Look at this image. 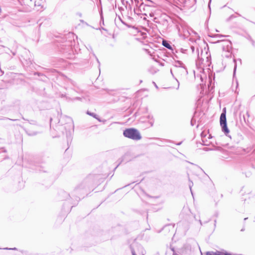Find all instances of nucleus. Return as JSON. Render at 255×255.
Here are the masks:
<instances>
[{
  "label": "nucleus",
  "instance_id": "obj_5",
  "mask_svg": "<svg viewBox=\"0 0 255 255\" xmlns=\"http://www.w3.org/2000/svg\"><path fill=\"white\" fill-rule=\"evenodd\" d=\"M220 125L222 127V130L227 135L229 133V130L227 125V120L226 116V109L224 108L223 112L221 114L220 118Z\"/></svg>",
  "mask_w": 255,
  "mask_h": 255
},
{
  "label": "nucleus",
  "instance_id": "obj_33",
  "mask_svg": "<svg viewBox=\"0 0 255 255\" xmlns=\"http://www.w3.org/2000/svg\"><path fill=\"white\" fill-rule=\"evenodd\" d=\"M247 219H248V218H245L244 219V220L245 221V220H247Z\"/></svg>",
  "mask_w": 255,
  "mask_h": 255
},
{
  "label": "nucleus",
  "instance_id": "obj_25",
  "mask_svg": "<svg viewBox=\"0 0 255 255\" xmlns=\"http://www.w3.org/2000/svg\"><path fill=\"white\" fill-rule=\"evenodd\" d=\"M191 49H192V51H194V47H193V46H191Z\"/></svg>",
  "mask_w": 255,
  "mask_h": 255
},
{
  "label": "nucleus",
  "instance_id": "obj_31",
  "mask_svg": "<svg viewBox=\"0 0 255 255\" xmlns=\"http://www.w3.org/2000/svg\"><path fill=\"white\" fill-rule=\"evenodd\" d=\"M236 13L237 14H238L239 16H241V15H240L239 13H237V12H236Z\"/></svg>",
  "mask_w": 255,
  "mask_h": 255
},
{
  "label": "nucleus",
  "instance_id": "obj_28",
  "mask_svg": "<svg viewBox=\"0 0 255 255\" xmlns=\"http://www.w3.org/2000/svg\"><path fill=\"white\" fill-rule=\"evenodd\" d=\"M96 59H97V62L99 64L100 63L97 57H96Z\"/></svg>",
  "mask_w": 255,
  "mask_h": 255
},
{
  "label": "nucleus",
  "instance_id": "obj_29",
  "mask_svg": "<svg viewBox=\"0 0 255 255\" xmlns=\"http://www.w3.org/2000/svg\"><path fill=\"white\" fill-rule=\"evenodd\" d=\"M182 142H180L179 143H178L177 144V145H180L181 144Z\"/></svg>",
  "mask_w": 255,
  "mask_h": 255
},
{
  "label": "nucleus",
  "instance_id": "obj_14",
  "mask_svg": "<svg viewBox=\"0 0 255 255\" xmlns=\"http://www.w3.org/2000/svg\"><path fill=\"white\" fill-rule=\"evenodd\" d=\"M189 188H190V191H191V193L192 194V189H191V188H192V186H193V182H192V181H191L190 180V179L189 178Z\"/></svg>",
  "mask_w": 255,
  "mask_h": 255
},
{
  "label": "nucleus",
  "instance_id": "obj_35",
  "mask_svg": "<svg viewBox=\"0 0 255 255\" xmlns=\"http://www.w3.org/2000/svg\"><path fill=\"white\" fill-rule=\"evenodd\" d=\"M120 163H121V162H120L119 164H118V165L117 166V167H116V168L118 166H119V164H120Z\"/></svg>",
  "mask_w": 255,
  "mask_h": 255
},
{
  "label": "nucleus",
  "instance_id": "obj_21",
  "mask_svg": "<svg viewBox=\"0 0 255 255\" xmlns=\"http://www.w3.org/2000/svg\"><path fill=\"white\" fill-rule=\"evenodd\" d=\"M1 149H2L3 150L2 152H6V150L5 149H4L3 148H1Z\"/></svg>",
  "mask_w": 255,
  "mask_h": 255
},
{
  "label": "nucleus",
  "instance_id": "obj_12",
  "mask_svg": "<svg viewBox=\"0 0 255 255\" xmlns=\"http://www.w3.org/2000/svg\"><path fill=\"white\" fill-rule=\"evenodd\" d=\"M86 113L87 115L91 116L94 117V118L97 119L99 121H100V119H99L98 118V116L96 114H95L94 113H91L88 111Z\"/></svg>",
  "mask_w": 255,
  "mask_h": 255
},
{
  "label": "nucleus",
  "instance_id": "obj_30",
  "mask_svg": "<svg viewBox=\"0 0 255 255\" xmlns=\"http://www.w3.org/2000/svg\"><path fill=\"white\" fill-rule=\"evenodd\" d=\"M0 70L1 72L2 73V74H4L3 71H2L1 70V69H0Z\"/></svg>",
  "mask_w": 255,
  "mask_h": 255
},
{
  "label": "nucleus",
  "instance_id": "obj_26",
  "mask_svg": "<svg viewBox=\"0 0 255 255\" xmlns=\"http://www.w3.org/2000/svg\"><path fill=\"white\" fill-rule=\"evenodd\" d=\"M211 1V0H210L209 3V4H208V6H209V7H210V4Z\"/></svg>",
  "mask_w": 255,
  "mask_h": 255
},
{
  "label": "nucleus",
  "instance_id": "obj_7",
  "mask_svg": "<svg viewBox=\"0 0 255 255\" xmlns=\"http://www.w3.org/2000/svg\"><path fill=\"white\" fill-rule=\"evenodd\" d=\"M155 3L150 0H145L144 3L140 5V7L143 6H154Z\"/></svg>",
  "mask_w": 255,
  "mask_h": 255
},
{
  "label": "nucleus",
  "instance_id": "obj_13",
  "mask_svg": "<svg viewBox=\"0 0 255 255\" xmlns=\"http://www.w3.org/2000/svg\"><path fill=\"white\" fill-rule=\"evenodd\" d=\"M214 37H226V35L219 34H216L212 36Z\"/></svg>",
  "mask_w": 255,
  "mask_h": 255
},
{
  "label": "nucleus",
  "instance_id": "obj_36",
  "mask_svg": "<svg viewBox=\"0 0 255 255\" xmlns=\"http://www.w3.org/2000/svg\"><path fill=\"white\" fill-rule=\"evenodd\" d=\"M199 221H200V223L201 225H202L201 221V220H200Z\"/></svg>",
  "mask_w": 255,
  "mask_h": 255
},
{
  "label": "nucleus",
  "instance_id": "obj_2",
  "mask_svg": "<svg viewBox=\"0 0 255 255\" xmlns=\"http://www.w3.org/2000/svg\"><path fill=\"white\" fill-rule=\"evenodd\" d=\"M64 120L66 122V123L64 126V128L66 131L68 130L69 132L68 133H67V136L68 142L69 140H71V134L70 131L71 130H74V124L72 119L67 116L61 117L60 119L58 121V123H61V125L62 126L63 120Z\"/></svg>",
  "mask_w": 255,
  "mask_h": 255
},
{
  "label": "nucleus",
  "instance_id": "obj_17",
  "mask_svg": "<svg viewBox=\"0 0 255 255\" xmlns=\"http://www.w3.org/2000/svg\"><path fill=\"white\" fill-rule=\"evenodd\" d=\"M0 120H10V121H16L17 120H13V119H9L8 118H3L2 119H0Z\"/></svg>",
  "mask_w": 255,
  "mask_h": 255
},
{
  "label": "nucleus",
  "instance_id": "obj_27",
  "mask_svg": "<svg viewBox=\"0 0 255 255\" xmlns=\"http://www.w3.org/2000/svg\"><path fill=\"white\" fill-rule=\"evenodd\" d=\"M212 138V136H211V134H210L209 135L208 138Z\"/></svg>",
  "mask_w": 255,
  "mask_h": 255
},
{
  "label": "nucleus",
  "instance_id": "obj_10",
  "mask_svg": "<svg viewBox=\"0 0 255 255\" xmlns=\"http://www.w3.org/2000/svg\"><path fill=\"white\" fill-rule=\"evenodd\" d=\"M201 136H202V141L203 142V145H208L209 143L207 142V140L206 138H205L206 135H204L203 132L201 133Z\"/></svg>",
  "mask_w": 255,
  "mask_h": 255
},
{
  "label": "nucleus",
  "instance_id": "obj_3",
  "mask_svg": "<svg viewBox=\"0 0 255 255\" xmlns=\"http://www.w3.org/2000/svg\"><path fill=\"white\" fill-rule=\"evenodd\" d=\"M123 135L125 137L134 140H139L142 138L139 131L134 128H126L124 130Z\"/></svg>",
  "mask_w": 255,
  "mask_h": 255
},
{
  "label": "nucleus",
  "instance_id": "obj_22",
  "mask_svg": "<svg viewBox=\"0 0 255 255\" xmlns=\"http://www.w3.org/2000/svg\"><path fill=\"white\" fill-rule=\"evenodd\" d=\"M160 65L161 66H164V64L163 63H162V62L160 63Z\"/></svg>",
  "mask_w": 255,
  "mask_h": 255
},
{
  "label": "nucleus",
  "instance_id": "obj_34",
  "mask_svg": "<svg viewBox=\"0 0 255 255\" xmlns=\"http://www.w3.org/2000/svg\"><path fill=\"white\" fill-rule=\"evenodd\" d=\"M239 61H240V63H241V60L240 59H239Z\"/></svg>",
  "mask_w": 255,
  "mask_h": 255
},
{
  "label": "nucleus",
  "instance_id": "obj_9",
  "mask_svg": "<svg viewBox=\"0 0 255 255\" xmlns=\"http://www.w3.org/2000/svg\"><path fill=\"white\" fill-rule=\"evenodd\" d=\"M37 168L36 170H38L39 171L41 172H46V170H45L46 169V167L44 166H43L42 165H38L36 166Z\"/></svg>",
  "mask_w": 255,
  "mask_h": 255
},
{
  "label": "nucleus",
  "instance_id": "obj_39",
  "mask_svg": "<svg viewBox=\"0 0 255 255\" xmlns=\"http://www.w3.org/2000/svg\"><path fill=\"white\" fill-rule=\"evenodd\" d=\"M191 123L192 125L193 124V123H192V121L191 122Z\"/></svg>",
  "mask_w": 255,
  "mask_h": 255
},
{
  "label": "nucleus",
  "instance_id": "obj_1",
  "mask_svg": "<svg viewBox=\"0 0 255 255\" xmlns=\"http://www.w3.org/2000/svg\"><path fill=\"white\" fill-rule=\"evenodd\" d=\"M172 68L170 69V73L178 83H179L176 78H175L174 74L179 78H185L188 75L187 69L185 64L181 61H174L172 62ZM179 83H178L177 89L179 88Z\"/></svg>",
  "mask_w": 255,
  "mask_h": 255
},
{
  "label": "nucleus",
  "instance_id": "obj_8",
  "mask_svg": "<svg viewBox=\"0 0 255 255\" xmlns=\"http://www.w3.org/2000/svg\"><path fill=\"white\" fill-rule=\"evenodd\" d=\"M24 130L26 134L29 136H34L38 133L37 131H34L29 129H25Z\"/></svg>",
  "mask_w": 255,
  "mask_h": 255
},
{
  "label": "nucleus",
  "instance_id": "obj_18",
  "mask_svg": "<svg viewBox=\"0 0 255 255\" xmlns=\"http://www.w3.org/2000/svg\"><path fill=\"white\" fill-rule=\"evenodd\" d=\"M203 150L205 151H209L210 150H211V149L208 148L207 147H205L203 148Z\"/></svg>",
  "mask_w": 255,
  "mask_h": 255
},
{
  "label": "nucleus",
  "instance_id": "obj_19",
  "mask_svg": "<svg viewBox=\"0 0 255 255\" xmlns=\"http://www.w3.org/2000/svg\"><path fill=\"white\" fill-rule=\"evenodd\" d=\"M222 147L220 146H218L216 147V149L218 150H221L222 149Z\"/></svg>",
  "mask_w": 255,
  "mask_h": 255
},
{
  "label": "nucleus",
  "instance_id": "obj_37",
  "mask_svg": "<svg viewBox=\"0 0 255 255\" xmlns=\"http://www.w3.org/2000/svg\"><path fill=\"white\" fill-rule=\"evenodd\" d=\"M79 16H82V14L81 13L79 14Z\"/></svg>",
  "mask_w": 255,
  "mask_h": 255
},
{
  "label": "nucleus",
  "instance_id": "obj_4",
  "mask_svg": "<svg viewBox=\"0 0 255 255\" xmlns=\"http://www.w3.org/2000/svg\"><path fill=\"white\" fill-rule=\"evenodd\" d=\"M221 42L222 43V47L223 51L226 54L225 56L229 57L231 56L232 43L231 42L228 40H218L216 43Z\"/></svg>",
  "mask_w": 255,
  "mask_h": 255
},
{
  "label": "nucleus",
  "instance_id": "obj_15",
  "mask_svg": "<svg viewBox=\"0 0 255 255\" xmlns=\"http://www.w3.org/2000/svg\"><path fill=\"white\" fill-rule=\"evenodd\" d=\"M236 16L234 15V14H232L231 15H230L227 19V21H230L231 20H232V19L234 18H236Z\"/></svg>",
  "mask_w": 255,
  "mask_h": 255
},
{
  "label": "nucleus",
  "instance_id": "obj_32",
  "mask_svg": "<svg viewBox=\"0 0 255 255\" xmlns=\"http://www.w3.org/2000/svg\"><path fill=\"white\" fill-rule=\"evenodd\" d=\"M52 120V118H51L50 119V123L51 122Z\"/></svg>",
  "mask_w": 255,
  "mask_h": 255
},
{
  "label": "nucleus",
  "instance_id": "obj_24",
  "mask_svg": "<svg viewBox=\"0 0 255 255\" xmlns=\"http://www.w3.org/2000/svg\"><path fill=\"white\" fill-rule=\"evenodd\" d=\"M153 84H154L155 86L156 87V88H158V87L156 85V84L155 83V82H153Z\"/></svg>",
  "mask_w": 255,
  "mask_h": 255
},
{
  "label": "nucleus",
  "instance_id": "obj_38",
  "mask_svg": "<svg viewBox=\"0 0 255 255\" xmlns=\"http://www.w3.org/2000/svg\"><path fill=\"white\" fill-rule=\"evenodd\" d=\"M191 123L192 125L193 124V123H192V121L191 122Z\"/></svg>",
  "mask_w": 255,
  "mask_h": 255
},
{
  "label": "nucleus",
  "instance_id": "obj_20",
  "mask_svg": "<svg viewBox=\"0 0 255 255\" xmlns=\"http://www.w3.org/2000/svg\"><path fill=\"white\" fill-rule=\"evenodd\" d=\"M4 249H5V250H16V248H5Z\"/></svg>",
  "mask_w": 255,
  "mask_h": 255
},
{
  "label": "nucleus",
  "instance_id": "obj_40",
  "mask_svg": "<svg viewBox=\"0 0 255 255\" xmlns=\"http://www.w3.org/2000/svg\"><path fill=\"white\" fill-rule=\"evenodd\" d=\"M254 153H255V150H254Z\"/></svg>",
  "mask_w": 255,
  "mask_h": 255
},
{
  "label": "nucleus",
  "instance_id": "obj_6",
  "mask_svg": "<svg viewBox=\"0 0 255 255\" xmlns=\"http://www.w3.org/2000/svg\"><path fill=\"white\" fill-rule=\"evenodd\" d=\"M130 250L131 251L132 255H136V251L140 252L141 253H143V248L140 245L137 244L136 242H133L129 246Z\"/></svg>",
  "mask_w": 255,
  "mask_h": 255
},
{
  "label": "nucleus",
  "instance_id": "obj_11",
  "mask_svg": "<svg viewBox=\"0 0 255 255\" xmlns=\"http://www.w3.org/2000/svg\"><path fill=\"white\" fill-rule=\"evenodd\" d=\"M162 45L165 47H166L169 49H172V46L170 45V44L169 43V42L165 40H163L162 41Z\"/></svg>",
  "mask_w": 255,
  "mask_h": 255
},
{
  "label": "nucleus",
  "instance_id": "obj_23",
  "mask_svg": "<svg viewBox=\"0 0 255 255\" xmlns=\"http://www.w3.org/2000/svg\"><path fill=\"white\" fill-rule=\"evenodd\" d=\"M63 193L64 194H65V195H67L68 196H69V195L67 194V193L65 192H63Z\"/></svg>",
  "mask_w": 255,
  "mask_h": 255
},
{
  "label": "nucleus",
  "instance_id": "obj_16",
  "mask_svg": "<svg viewBox=\"0 0 255 255\" xmlns=\"http://www.w3.org/2000/svg\"><path fill=\"white\" fill-rule=\"evenodd\" d=\"M236 61L237 60L236 59H234V62L235 63V65H234V74H235V72H236V69H237Z\"/></svg>",
  "mask_w": 255,
  "mask_h": 255
}]
</instances>
